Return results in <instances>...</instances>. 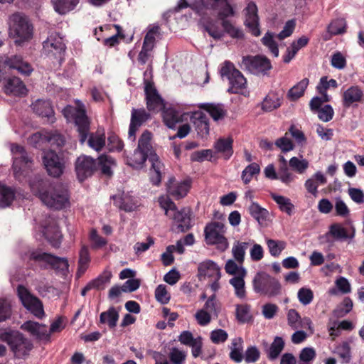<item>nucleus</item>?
Instances as JSON below:
<instances>
[{"instance_id":"1","label":"nucleus","mask_w":364,"mask_h":364,"mask_svg":"<svg viewBox=\"0 0 364 364\" xmlns=\"http://www.w3.org/2000/svg\"><path fill=\"white\" fill-rule=\"evenodd\" d=\"M62 112L68 121L74 120L81 144L85 143L87 139L88 146L96 151L102 150L105 146V134L100 131L89 134L90 122L82 104H77V107L68 105L63 109Z\"/></svg>"},{"instance_id":"2","label":"nucleus","mask_w":364,"mask_h":364,"mask_svg":"<svg viewBox=\"0 0 364 364\" xmlns=\"http://www.w3.org/2000/svg\"><path fill=\"white\" fill-rule=\"evenodd\" d=\"M30 187L33 193L38 196L48 208L60 210L69 205L68 191L62 184L50 185L47 188L46 181L36 176L30 181Z\"/></svg>"},{"instance_id":"3","label":"nucleus","mask_w":364,"mask_h":364,"mask_svg":"<svg viewBox=\"0 0 364 364\" xmlns=\"http://www.w3.org/2000/svg\"><path fill=\"white\" fill-rule=\"evenodd\" d=\"M159 203L162 209L165 211V215L173 221L176 226L175 231L178 232H185L191 228V210L187 208L177 210L176 204L168 197L161 196L159 198Z\"/></svg>"},{"instance_id":"4","label":"nucleus","mask_w":364,"mask_h":364,"mask_svg":"<svg viewBox=\"0 0 364 364\" xmlns=\"http://www.w3.org/2000/svg\"><path fill=\"white\" fill-rule=\"evenodd\" d=\"M151 139V133L148 130L144 131L139 139L137 149L149 154V161L151 164L150 179L154 185L158 186L161 181V171L164 165L153 151Z\"/></svg>"},{"instance_id":"5","label":"nucleus","mask_w":364,"mask_h":364,"mask_svg":"<svg viewBox=\"0 0 364 364\" xmlns=\"http://www.w3.org/2000/svg\"><path fill=\"white\" fill-rule=\"evenodd\" d=\"M0 340L9 345L15 357L18 358L28 355L33 346L31 340L18 331L0 332Z\"/></svg>"},{"instance_id":"6","label":"nucleus","mask_w":364,"mask_h":364,"mask_svg":"<svg viewBox=\"0 0 364 364\" xmlns=\"http://www.w3.org/2000/svg\"><path fill=\"white\" fill-rule=\"evenodd\" d=\"M10 36L15 43L21 46L32 38L33 27L28 18L21 14H14L10 17Z\"/></svg>"},{"instance_id":"7","label":"nucleus","mask_w":364,"mask_h":364,"mask_svg":"<svg viewBox=\"0 0 364 364\" xmlns=\"http://www.w3.org/2000/svg\"><path fill=\"white\" fill-rule=\"evenodd\" d=\"M252 284L256 293L269 297L275 296L281 291L279 281L264 272L256 274L252 280Z\"/></svg>"},{"instance_id":"8","label":"nucleus","mask_w":364,"mask_h":364,"mask_svg":"<svg viewBox=\"0 0 364 364\" xmlns=\"http://www.w3.org/2000/svg\"><path fill=\"white\" fill-rule=\"evenodd\" d=\"M221 77H226L230 87L228 91L230 93H240L245 87L247 81L242 73L235 68L234 64L230 61L223 63L220 70Z\"/></svg>"},{"instance_id":"9","label":"nucleus","mask_w":364,"mask_h":364,"mask_svg":"<svg viewBox=\"0 0 364 364\" xmlns=\"http://www.w3.org/2000/svg\"><path fill=\"white\" fill-rule=\"evenodd\" d=\"M205 241L209 245H217L218 250L225 251L228 242L224 236L225 225L220 222H214L205 226L204 230Z\"/></svg>"},{"instance_id":"10","label":"nucleus","mask_w":364,"mask_h":364,"mask_svg":"<svg viewBox=\"0 0 364 364\" xmlns=\"http://www.w3.org/2000/svg\"><path fill=\"white\" fill-rule=\"evenodd\" d=\"M17 294L23 306L28 311L38 318H42L44 316L42 302L37 296L31 294L27 288L23 285H18Z\"/></svg>"},{"instance_id":"11","label":"nucleus","mask_w":364,"mask_h":364,"mask_svg":"<svg viewBox=\"0 0 364 364\" xmlns=\"http://www.w3.org/2000/svg\"><path fill=\"white\" fill-rule=\"evenodd\" d=\"M241 66L254 75H266L271 70L270 60L264 55H247L242 58Z\"/></svg>"},{"instance_id":"12","label":"nucleus","mask_w":364,"mask_h":364,"mask_svg":"<svg viewBox=\"0 0 364 364\" xmlns=\"http://www.w3.org/2000/svg\"><path fill=\"white\" fill-rule=\"evenodd\" d=\"M30 259L50 264L53 269L63 272H68L69 267L66 258L56 257L41 250L33 251L30 255Z\"/></svg>"},{"instance_id":"13","label":"nucleus","mask_w":364,"mask_h":364,"mask_svg":"<svg viewBox=\"0 0 364 364\" xmlns=\"http://www.w3.org/2000/svg\"><path fill=\"white\" fill-rule=\"evenodd\" d=\"M43 162L48 173L53 177H59L63 173L65 162L53 151L43 152Z\"/></svg>"},{"instance_id":"14","label":"nucleus","mask_w":364,"mask_h":364,"mask_svg":"<svg viewBox=\"0 0 364 364\" xmlns=\"http://www.w3.org/2000/svg\"><path fill=\"white\" fill-rule=\"evenodd\" d=\"M11 151L13 154V169L16 177L30 167L32 163L31 158L28 156L25 149L18 144H12Z\"/></svg>"},{"instance_id":"15","label":"nucleus","mask_w":364,"mask_h":364,"mask_svg":"<svg viewBox=\"0 0 364 364\" xmlns=\"http://www.w3.org/2000/svg\"><path fill=\"white\" fill-rule=\"evenodd\" d=\"M245 21L244 24L248 29V31L254 36L261 35L259 28V18L257 14V6L254 2H250L244 10Z\"/></svg>"},{"instance_id":"16","label":"nucleus","mask_w":364,"mask_h":364,"mask_svg":"<svg viewBox=\"0 0 364 364\" xmlns=\"http://www.w3.org/2000/svg\"><path fill=\"white\" fill-rule=\"evenodd\" d=\"M97 168L95 159L87 156H80L75 161V171L77 178L83 181L91 176Z\"/></svg>"},{"instance_id":"17","label":"nucleus","mask_w":364,"mask_h":364,"mask_svg":"<svg viewBox=\"0 0 364 364\" xmlns=\"http://www.w3.org/2000/svg\"><path fill=\"white\" fill-rule=\"evenodd\" d=\"M203 6L216 11L218 17H230L235 15V11L229 0H200Z\"/></svg>"},{"instance_id":"18","label":"nucleus","mask_w":364,"mask_h":364,"mask_svg":"<svg viewBox=\"0 0 364 364\" xmlns=\"http://www.w3.org/2000/svg\"><path fill=\"white\" fill-rule=\"evenodd\" d=\"M144 92L149 110L155 111L163 107V100L152 82L145 80Z\"/></svg>"},{"instance_id":"19","label":"nucleus","mask_w":364,"mask_h":364,"mask_svg":"<svg viewBox=\"0 0 364 364\" xmlns=\"http://www.w3.org/2000/svg\"><path fill=\"white\" fill-rule=\"evenodd\" d=\"M363 101L364 92L358 86H350L342 95V104L346 108L354 107Z\"/></svg>"},{"instance_id":"20","label":"nucleus","mask_w":364,"mask_h":364,"mask_svg":"<svg viewBox=\"0 0 364 364\" xmlns=\"http://www.w3.org/2000/svg\"><path fill=\"white\" fill-rule=\"evenodd\" d=\"M65 46L63 42L62 38L57 34H51L47 40L43 42V50L47 55H58L60 57L61 54L65 51Z\"/></svg>"},{"instance_id":"21","label":"nucleus","mask_w":364,"mask_h":364,"mask_svg":"<svg viewBox=\"0 0 364 364\" xmlns=\"http://www.w3.org/2000/svg\"><path fill=\"white\" fill-rule=\"evenodd\" d=\"M150 118V114L144 109L132 110L131 122L129 129V137L135 139L136 132L139 127Z\"/></svg>"},{"instance_id":"22","label":"nucleus","mask_w":364,"mask_h":364,"mask_svg":"<svg viewBox=\"0 0 364 364\" xmlns=\"http://www.w3.org/2000/svg\"><path fill=\"white\" fill-rule=\"evenodd\" d=\"M328 234L336 240H351L355 237V229L352 225L344 228L340 223H333L329 228Z\"/></svg>"},{"instance_id":"23","label":"nucleus","mask_w":364,"mask_h":364,"mask_svg":"<svg viewBox=\"0 0 364 364\" xmlns=\"http://www.w3.org/2000/svg\"><path fill=\"white\" fill-rule=\"evenodd\" d=\"M21 328L29 332L32 336H36L40 340L49 341L50 339V333L46 325L28 321L21 325Z\"/></svg>"},{"instance_id":"24","label":"nucleus","mask_w":364,"mask_h":364,"mask_svg":"<svg viewBox=\"0 0 364 364\" xmlns=\"http://www.w3.org/2000/svg\"><path fill=\"white\" fill-rule=\"evenodd\" d=\"M198 270L200 277H208L212 280L218 281L221 276L220 267L212 260L201 262L198 265Z\"/></svg>"},{"instance_id":"25","label":"nucleus","mask_w":364,"mask_h":364,"mask_svg":"<svg viewBox=\"0 0 364 364\" xmlns=\"http://www.w3.org/2000/svg\"><path fill=\"white\" fill-rule=\"evenodd\" d=\"M190 186V183L188 181L175 183V178H171L167 184V191L171 196L179 199L186 196Z\"/></svg>"},{"instance_id":"26","label":"nucleus","mask_w":364,"mask_h":364,"mask_svg":"<svg viewBox=\"0 0 364 364\" xmlns=\"http://www.w3.org/2000/svg\"><path fill=\"white\" fill-rule=\"evenodd\" d=\"M32 109L38 116L47 118L50 122H54V112L50 101L37 100L32 104Z\"/></svg>"},{"instance_id":"27","label":"nucleus","mask_w":364,"mask_h":364,"mask_svg":"<svg viewBox=\"0 0 364 364\" xmlns=\"http://www.w3.org/2000/svg\"><path fill=\"white\" fill-rule=\"evenodd\" d=\"M191 120L198 134L203 137L209 134L208 118L205 113L201 111L195 112L191 116Z\"/></svg>"},{"instance_id":"28","label":"nucleus","mask_w":364,"mask_h":364,"mask_svg":"<svg viewBox=\"0 0 364 364\" xmlns=\"http://www.w3.org/2000/svg\"><path fill=\"white\" fill-rule=\"evenodd\" d=\"M233 139L232 137L220 138L214 144L215 151L225 159H229L233 154Z\"/></svg>"},{"instance_id":"29","label":"nucleus","mask_w":364,"mask_h":364,"mask_svg":"<svg viewBox=\"0 0 364 364\" xmlns=\"http://www.w3.org/2000/svg\"><path fill=\"white\" fill-rule=\"evenodd\" d=\"M43 235L54 247H58L61 242L62 235L55 222L53 221L49 225L45 227Z\"/></svg>"},{"instance_id":"30","label":"nucleus","mask_w":364,"mask_h":364,"mask_svg":"<svg viewBox=\"0 0 364 364\" xmlns=\"http://www.w3.org/2000/svg\"><path fill=\"white\" fill-rule=\"evenodd\" d=\"M7 65L10 68L16 70L18 73L28 75L33 71L31 65L24 61L21 56L15 55L7 60Z\"/></svg>"},{"instance_id":"31","label":"nucleus","mask_w":364,"mask_h":364,"mask_svg":"<svg viewBox=\"0 0 364 364\" xmlns=\"http://www.w3.org/2000/svg\"><path fill=\"white\" fill-rule=\"evenodd\" d=\"M26 88L23 82L16 77L9 78L5 85V92L14 95H24L26 94Z\"/></svg>"},{"instance_id":"32","label":"nucleus","mask_w":364,"mask_h":364,"mask_svg":"<svg viewBox=\"0 0 364 364\" xmlns=\"http://www.w3.org/2000/svg\"><path fill=\"white\" fill-rule=\"evenodd\" d=\"M113 200L117 207L126 212L134 211L136 207L134 198L127 193L121 196H113Z\"/></svg>"},{"instance_id":"33","label":"nucleus","mask_w":364,"mask_h":364,"mask_svg":"<svg viewBox=\"0 0 364 364\" xmlns=\"http://www.w3.org/2000/svg\"><path fill=\"white\" fill-rule=\"evenodd\" d=\"M248 212L259 224L263 225L267 220L269 212L267 209L262 208L257 203L251 201L248 207Z\"/></svg>"},{"instance_id":"34","label":"nucleus","mask_w":364,"mask_h":364,"mask_svg":"<svg viewBox=\"0 0 364 364\" xmlns=\"http://www.w3.org/2000/svg\"><path fill=\"white\" fill-rule=\"evenodd\" d=\"M243 340L240 337L235 338L230 346V358L235 363H240L243 359Z\"/></svg>"},{"instance_id":"35","label":"nucleus","mask_w":364,"mask_h":364,"mask_svg":"<svg viewBox=\"0 0 364 364\" xmlns=\"http://www.w3.org/2000/svg\"><path fill=\"white\" fill-rule=\"evenodd\" d=\"M250 245V242L235 241L232 248V254L235 261L242 264L246 250Z\"/></svg>"},{"instance_id":"36","label":"nucleus","mask_w":364,"mask_h":364,"mask_svg":"<svg viewBox=\"0 0 364 364\" xmlns=\"http://www.w3.org/2000/svg\"><path fill=\"white\" fill-rule=\"evenodd\" d=\"M54 9L60 14L73 10L79 3V0H52Z\"/></svg>"},{"instance_id":"37","label":"nucleus","mask_w":364,"mask_h":364,"mask_svg":"<svg viewBox=\"0 0 364 364\" xmlns=\"http://www.w3.org/2000/svg\"><path fill=\"white\" fill-rule=\"evenodd\" d=\"M203 108L209 113L215 121L223 119L226 115V110L222 104H205Z\"/></svg>"},{"instance_id":"38","label":"nucleus","mask_w":364,"mask_h":364,"mask_svg":"<svg viewBox=\"0 0 364 364\" xmlns=\"http://www.w3.org/2000/svg\"><path fill=\"white\" fill-rule=\"evenodd\" d=\"M221 21V25L223 30L230 36L234 38L242 39L244 37V33L242 30L235 27L229 20L228 17H218Z\"/></svg>"},{"instance_id":"39","label":"nucleus","mask_w":364,"mask_h":364,"mask_svg":"<svg viewBox=\"0 0 364 364\" xmlns=\"http://www.w3.org/2000/svg\"><path fill=\"white\" fill-rule=\"evenodd\" d=\"M221 21V25L223 30L230 36L234 38L242 39L244 37V33L242 30L235 27L229 20L228 17H218Z\"/></svg>"},{"instance_id":"40","label":"nucleus","mask_w":364,"mask_h":364,"mask_svg":"<svg viewBox=\"0 0 364 364\" xmlns=\"http://www.w3.org/2000/svg\"><path fill=\"white\" fill-rule=\"evenodd\" d=\"M221 21V25L223 30L230 36L234 38L242 39L244 37V33L242 30L235 27L229 20L228 17H218Z\"/></svg>"},{"instance_id":"41","label":"nucleus","mask_w":364,"mask_h":364,"mask_svg":"<svg viewBox=\"0 0 364 364\" xmlns=\"http://www.w3.org/2000/svg\"><path fill=\"white\" fill-rule=\"evenodd\" d=\"M309 82V81L308 78H304L289 90L287 94L288 98L291 101H295L303 96Z\"/></svg>"},{"instance_id":"42","label":"nucleus","mask_w":364,"mask_h":364,"mask_svg":"<svg viewBox=\"0 0 364 364\" xmlns=\"http://www.w3.org/2000/svg\"><path fill=\"white\" fill-rule=\"evenodd\" d=\"M119 318V314L114 307H110L107 311L100 314V322L101 323H107L110 328L117 326Z\"/></svg>"},{"instance_id":"43","label":"nucleus","mask_w":364,"mask_h":364,"mask_svg":"<svg viewBox=\"0 0 364 364\" xmlns=\"http://www.w3.org/2000/svg\"><path fill=\"white\" fill-rule=\"evenodd\" d=\"M271 197L277 203L282 212L286 213L289 215L292 214L294 205L291 203L289 198L276 193H271Z\"/></svg>"},{"instance_id":"44","label":"nucleus","mask_w":364,"mask_h":364,"mask_svg":"<svg viewBox=\"0 0 364 364\" xmlns=\"http://www.w3.org/2000/svg\"><path fill=\"white\" fill-rule=\"evenodd\" d=\"M15 198L14 190L6 186L0 184V208L9 207Z\"/></svg>"},{"instance_id":"45","label":"nucleus","mask_w":364,"mask_h":364,"mask_svg":"<svg viewBox=\"0 0 364 364\" xmlns=\"http://www.w3.org/2000/svg\"><path fill=\"white\" fill-rule=\"evenodd\" d=\"M147 159H149V154L136 149L133 155L127 159V164L135 168H140L143 166Z\"/></svg>"},{"instance_id":"46","label":"nucleus","mask_w":364,"mask_h":364,"mask_svg":"<svg viewBox=\"0 0 364 364\" xmlns=\"http://www.w3.org/2000/svg\"><path fill=\"white\" fill-rule=\"evenodd\" d=\"M245 277L235 276L230 279V284L234 287L235 294L239 299H243L246 297Z\"/></svg>"},{"instance_id":"47","label":"nucleus","mask_w":364,"mask_h":364,"mask_svg":"<svg viewBox=\"0 0 364 364\" xmlns=\"http://www.w3.org/2000/svg\"><path fill=\"white\" fill-rule=\"evenodd\" d=\"M90 261L88 247L83 245L79 252L78 270L79 275L83 274L88 267Z\"/></svg>"},{"instance_id":"48","label":"nucleus","mask_w":364,"mask_h":364,"mask_svg":"<svg viewBox=\"0 0 364 364\" xmlns=\"http://www.w3.org/2000/svg\"><path fill=\"white\" fill-rule=\"evenodd\" d=\"M353 306V301L349 297H346L333 310V314L336 318H342L352 310Z\"/></svg>"},{"instance_id":"49","label":"nucleus","mask_w":364,"mask_h":364,"mask_svg":"<svg viewBox=\"0 0 364 364\" xmlns=\"http://www.w3.org/2000/svg\"><path fill=\"white\" fill-rule=\"evenodd\" d=\"M163 119L167 127L173 129L180 121V114L173 109H166L163 112Z\"/></svg>"},{"instance_id":"50","label":"nucleus","mask_w":364,"mask_h":364,"mask_svg":"<svg viewBox=\"0 0 364 364\" xmlns=\"http://www.w3.org/2000/svg\"><path fill=\"white\" fill-rule=\"evenodd\" d=\"M225 269L229 274L235 276L245 277L247 271L240 264H237L233 259H228L225 264Z\"/></svg>"},{"instance_id":"51","label":"nucleus","mask_w":364,"mask_h":364,"mask_svg":"<svg viewBox=\"0 0 364 364\" xmlns=\"http://www.w3.org/2000/svg\"><path fill=\"white\" fill-rule=\"evenodd\" d=\"M98 161L102 173L106 176H111L112 174L111 168L115 165L114 159L107 155H101L98 158Z\"/></svg>"},{"instance_id":"52","label":"nucleus","mask_w":364,"mask_h":364,"mask_svg":"<svg viewBox=\"0 0 364 364\" xmlns=\"http://www.w3.org/2000/svg\"><path fill=\"white\" fill-rule=\"evenodd\" d=\"M159 31L160 28L159 26L154 25L151 26L144 37L143 46L148 48V49H153L155 44L156 36H159L160 33Z\"/></svg>"},{"instance_id":"53","label":"nucleus","mask_w":364,"mask_h":364,"mask_svg":"<svg viewBox=\"0 0 364 364\" xmlns=\"http://www.w3.org/2000/svg\"><path fill=\"white\" fill-rule=\"evenodd\" d=\"M284 347V342L281 337L277 336L271 344L268 350V358L276 359L281 353Z\"/></svg>"},{"instance_id":"54","label":"nucleus","mask_w":364,"mask_h":364,"mask_svg":"<svg viewBox=\"0 0 364 364\" xmlns=\"http://www.w3.org/2000/svg\"><path fill=\"white\" fill-rule=\"evenodd\" d=\"M336 353L338 355L343 363H348L351 360L350 346L348 342L344 341L336 346Z\"/></svg>"},{"instance_id":"55","label":"nucleus","mask_w":364,"mask_h":364,"mask_svg":"<svg viewBox=\"0 0 364 364\" xmlns=\"http://www.w3.org/2000/svg\"><path fill=\"white\" fill-rule=\"evenodd\" d=\"M267 244L269 253L274 257L279 256L282 251L285 249L287 245V243L284 241L272 239L267 240Z\"/></svg>"},{"instance_id":"56","label":"nucleus","mask_w":364,"mask_h":364,"mask_svg":"<svg viewBox=\"0 0 364 364\" xmlns=\"http://www.w3.org/2000/svg\"><path fill=\"white\" fill-rule=\"evenodd\" d=\"M346 23L342 19H336L333 21L328 26V33L330 36L343 33L346 31Z\"/></svg>"},{"instance_id":"57","label":"nucleus","mask_w":364,"mask_h":364,"mask_svg":"<svg viewBox=\"0 0 364 364\" xmlns=\"http://www.w3.org/2000/svg\"><path fill=\"white\" fill-rule=\"evenodd\" d=\"M260 168L257 164L252 163L248 165L242 173V180L247 184L252 180L253 176L259 173Z\"/></svg>"},{"instance_id":"58","label":"nucleus","mask_w":364,"mask_h":364,"mask_svg":"<svg viewBox=\"0 0 364 364\" xmlns=\"http://www.w3.org/2000/svg\"><path fill=\"white\" fill-rule=\"evenodd\" d=\"M112 273L109 271H105L97 278L90 282L93 289H103L106 284L109 283Z\"/></svg>"},{"instance_id":"59","label":"nucleus","mask_w":364,"mask_h":364,"mask_svg":"<svg viewBox=\"0 0 364 364\" xmlns=\"http://www.w3.org/2000/svg\"><path fill=\"white\" fill-rule=\"evenodd\" d=\"M331 87L333 88H336L338 87L336 80L334 79L328 80V77L323 76L320 79L316 89L319 94L325 95L327 94V90Z\"/></svg>"},{"instance_id":"60","label":"nucleus","mask_w":364,"mask_h":364,"mask_svg":"<svg viewBox=\"0 0 364 364\" xmlns=\"http://www.w3.org/2000/svg\"><path fill=\"white\" fill-rule=\"evenodd\" d=\"M289 166L292 170L299 173H302L308 168L309 162L307 160L302 158L299 159L296 156H294L289 160Z\"/></svg>"},{"instance_id":"61","label":"nucleus","mask_w":364,"mask_h":364,"mask_svg":"<svg viewBox=\"0 0 364 364\" xmlns=\"http://www.w3.org/2000/svg\"><path fill=\"white\" fill-rule=\"evenodd\" d=\"M288 324L292 329H298L302 326V319L295 309H289L287 313Z\"/></svg>"},{"instance_id":"62","label":"nucleus","mask_w":364,"mask_h":364,"mask_svg":"<svg viewBox=\"0 0 364 364\" xmlns=\"http://www.w3.org/2000/svg\"><path fill=\"white\" fill-rule=\"evenodd\" d=\"M45 141L49 143L53 146L60 148L65 144V139L63 135L55 132H46Z\"/></svg>"},{"instance_id":"63","label":"nucleus","mask_w":364,"mask_h":364,"mask_svg":"<svg viewBox=\"0 0 364 364\" xmlns=\"http://www.w3.org/2000/svg\"><path fill=\"white\" fill-rule=\"evenodd\" d=\"M274 35L272 33L267 32L262 38V43L268 47L272 53L277 57L279 55V49L277 43L274 40Z\"/></svg>"},{"instance_id":"64","label":"nucleus","mask_w":364,"mask_h":364,"mask_svg":"<svg viewBox=\"0 0 364 364\" xmlns=\"http://www.w3.org/2000/svg\"><path fill=\"white\" fill-rule=\"evenodd\" d=\"M186 358L185 351L177 348H172L169 353V358L173 364H183Z\"/></svg>"}]
</instances>
